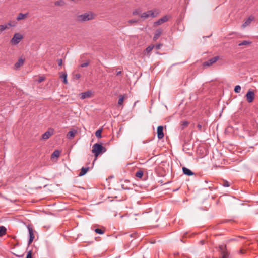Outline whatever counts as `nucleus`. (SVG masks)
<instances>
[{
    "label": "nucleus",
    "instance_id": "obj_1",
    "mask_svg": "<svg viewBox=\"0 0 258 258\" xmlns=\"http://www.w3.org/2000/svg\"><path fill=\"white\" fill-rule=\"evenodd\" d=\"M160 13V11L158 9H154L151 10H149L147 12L142 13L140 15L141 18L144 19H147L149 17L155 18Z\"/></svg>",
    "mask_w": 258,
    "mask_h": 258
},
{
    "label": "nucleus",
    "instance_id": "obj_2",
    "mask_svg": "<svg viewBox=\"0 0 258 258\" xmlns=\"http://www.w3.org/2000/svg\"><path fill=\"white\" fill-rule=\"evenodd\" d=\"M106 151L105 148L98 143L94 144L92 147V152L95 155V159L100 153H104Z\"/></svg>",
    "mask_w": 258,
    "mask_h": 258
},
{
    "label": "nucleus",
    "instance_id": "obj_3",
    "mask_svg": "<svg viewBox=\"0 0 258 258\" xmlns=\"http://www.w3.org/2000/svg\"><path fill=\"white\" fill-rule=\"evenodd\" d=\"M94 15L92 13L88 12L78 15L76 19L78 21L82 22L92 20L94 19Z\"/></svg>",
    "mask_w": 258,
    "mask_h": 258
},
{
    "label": "nucleus",
    "instance_id": "obj_4",
    "mask_svg": "<svg viewBox=\"0 0 258 258\" xmlns=\"http://www.w3.org/2000/svg\"><path fill=\"white\" fill-rule=\"evenodd\" d=\"M23 35L19 33H15L11 40H10V43L13 45H16L23 39Z\"/></svg>",
    "mask_w": 258,
    "mask_h": 258
},
{
    "label": "nucleus",
    "instance_id": "obj_5",
    "mask_svg": "<svg viewBox=\"0 0 258 258\" xmlns=\"http://www.w3.org/2000/svg\"><path fill=\"white\" fill-rule=\"evenodd\" d=\"M221 257L220 258H230L229 253L227 250L226 245H220L219 246Z\"/></svg>",
    "mask_w": 258,
    "mask_h": 258
},
{
    "label": "nucleus",
    "instance_id": "obj_6",
    "mask_svg": "<svg viewBox=\"0 0 258 258\" xmlns=\"http://www.w3.org/2000/svg\"><path fill=\"white\" fill-rule=\"evenodd\" d=\"M171 16L170 15H166L159 19L158 21L155 22L154 23V26H157L159 25H161L164 23L167 22L170 18Z\"/></svg>",
    "mask_w": 258,
    "mask_h": 258
},
{
    "label": "nucleus",
    "instance_id": "obj_7",
    "mask_svg": "<svg viewBox=\"0 0 258 258\" xmlns=\"http://www.w3.org/2000/svg\"><path fill=\"white\" fill-rule=\"evenodd\" d=\"M255 97V94L253 91L249 90L246 94V100L248 102H252Z\"/></svg>",
    "mask_w": 258,
    "mask_h": 258
},
{
    "label": "nucleus",
    "instance_id": "obj_8",
    "mask_svg": "<svg viewBox=\"0 0 258 258\" xmlns=\"http://www.w3.org/2000/svg\"><path fill=\"white\" fill-rule=\"evenodd\" d=\"M219 59V57L216 56L214 57L208 61H206L203 63L204 67H208L212 65L213 63H215Z\"/></svg>",
    "mask_w": 258,
    "mask_h": 258
},
{
    "label": "nucleus",
    "instance_id": "obj_9",
    "mask_svg": "<svg viewBox=\"0 0 258 258\" xmlns=\"http://www.w3.org/2000/svg\"><path fill=\"white\" fill-rule=\"evenodd\" d=\"M53 129H49L42 135V138L44 140L49 139L53 134Z\"/></svg>",
    "mask_w": 258,
    "mask_h": 258
},
{
    "label": "nucleus",
    "instance_id": "obj_10",
    "mask_svg": "<svg viewBox=\"0 0 258 258\" xmlns=\"http://www.w3.org/2000/svg\"><path fill=\"white\" fill-rule=\"evenodd\" d=\"M28 229L29 237H30V238H29V240L28 241V245H29L30 244H31V243L33 241L35 237H34V235L33 233V230L32 228L29 226V227H28Z\"/></svg>",
    "mask_w": 258,
    "mask_h": 258
},
{
    "label": "nucleus",
    "instance_id": "obj_11",
    "mask_svg": "<svg viewBox=\"0 0 258 258\" xmlns=\"http://www.w3.org/2000/svg\"><path fill=\"white\" fill-rule=\"evenodd\" d=\"M163 127L159 126L157 127V136L159 139H162L164 137Z\"/></svg>",
    "mask_w": 258,
    "mask_h": 258
},
{
    "label": "nucleus",
    "instance_id": "obj_12",
    "mask_svg": "<svg viewBox=\"0 0 258 258\" xmlns=\"http://www.w3.org/2000/svg\"><path fill=\"white\" fill-rule=\"evenodd\" d=\"M163 30L162 29L159 28L156 30L154 36L153 37V40L154 41H156L159 37L162 34Z\"/></svg>",
    "mask_w": 258,
    "mask_h": 258
},
{
    "label": "nucleus",
    "instance_id": "obj_13",
    "mask_svg": "<svg viewBox=\"0 0 258 258\" xmlns=\"http://www.w3.org/2000/svg\"><path fill=\"white\" fill-rule=\"evenodd\" d=\"M25 59L22 57L20 58L18 61L15 64V68L16 69H19L20 67L23 66L24 63Z\"/></svg>",
    "mask_w": 258,
    "mask_h": 258
},
{
    "label": "nucleus",
    "instance_id": "obj_14",
    "mask_svg": "<svg viewBox=\"0 0 258 258\" xmlns=\"http://www.w3.org/2000/svg\"><path fill=\"white\" fill-rule=\"evenodd\" d=\"M91 94H92L91 92L89 91L81 93L80 94V98L81 99H84L86 98H89L91 96Z\"/></svg>",
    "mask_w": 258,
    "mask_h": 258
},
{
    "label": "nucleus",
    "instance_id": "obj_15",
    "mask_svg": "<svg viewBox=\"0 0 258 258\" xmlns=\"http://www.w3.org/2000/svg\"><path fill=\"white\" fill-rule=\"evenodd\" d=\"M28 16V13H26V14L19 13L17 17V20L21 21L22 20H24L25 19H26L27 17Z\"/></svg>",
    "mask_w": 258,
    "mask_h": 258
},
{
    "label": "nucleus",
    "instance_id": "obj_16",
    "mask_svg": "<svg viewBox=\"0 0 258 258\" xmlns=\"http://www.w3.org/2000/svg\"><path fill=\"white\" fill-rule=\"evenodd\" d=\"M182 171L184 174L188 176H191L194 174V173L190 170L185 167L182 168Z\"/></svg>",
    "mask_w": 258,
    "mask_h": 258
},
{
    "label": "nucleus",
    "instance_id": "obj_17",
    "mask_svg": "<svg viewBox=\"0 0 258 258\" xmlns=\"http://www.w3.org/2000/svg\"><path fill=\"white\" fill-rule=\"evenodd\" d=\"M77 133V131L75 130H72V131H70L67 135V136L68 138H70V139H73L75 137V135L76 134V133Z\"/></svg>",
    "mask_w": 258,
    "mask_h": 258
},
{
    "label": "nucleus",
    "instance_id": "obj_18",
    "mask_svg": "<svg viewBox=\"0 0 258 258\" xmlns=\"http://www.w3.org/2000/svg\"><path fill=\"white\" fill-rule=\"evenodd\" d=\"M126 97V95H120L119 96V99L118 100V103H117V104L119 106H120V105H122V104H123V100Z\"/></svg>",
    "mask_w": 258,
    "mask_h": 258
},
{
    "label": "nucleus",
    "instance_id": "obj_19",
    "mask_svg": "<svg viewBox=\"0 0 258 258\" xmlns=\"http://www.w3.org/2000/svg\"><path fill=\"white\" fill-rule=\"evenodd\" d=\"M88 170H89V167H86V168L82 167L81 168L80 172L79 173V176H83L87 172Z\"/></svg>",
    "mask_w": 258,
    "mask_h": 258
},
{
    "label": "nucleus",
    "instance_id": "obj_20",
    "mask_svg": "<svg viewBox=\"0 0 258 258\" xmlns=\"http://www.w3.org/2000/svg\"><path fill=\"white\" fill-rule=\"evenodd\" d=\"M60 77L63 79V82L64 84H67L68 83V81L67 80V74L66 73H62L61 75L60 76Z\"/></svg>",
    "mask_w": 258,
    "mask_h": 258
},
{
    "label": "nucleus",
    "instance_id": "obj_21",
    "mask_svg": "<svg viewBox=\"0 0 258 258\" xmlns=\"http://www.w3.org/2000/svg\"><path fill=\"white\" fill-rule=\"evenodd\" d=\"M252 20V19L250 17L248 18L245 22L242 25V27H246L247 26L249 25L251 21Z\"/></svg>",
    "mask_w": 258,
    "mask_h": 258
},
{
    "label": "nucleus",
    "instance_id": "obj_22",
    "mask_svg": "<svg viewBox=\"0 0 258 258\" xmlns=\"http://www.w3.org/2000/svg\"><path fill=\"white\" fill-rule=\"evenodd\" d=\"M197 128L198 130L200 132H204L206 130V126L205 124L202 125L201 123H199L197 125Z\"/></svg>",
    "mask_w": 258,
    "mask_h": 258
},
{
    "label": "nucleus",
    "instance_id": "obj_23",
    "mask_svg": "<svg viewBox=\"0 0 258 258\" xmlns=\"http://www.w3.org/2000/svg\"><path fill=\"white\" fill-rule=\"evenodd\" d=\"M6 233V228L4 226H0V237L5 235Z\"/></svg>",
    "mask_w": 258,
    "mask_h": 258
},
{
    "label": "nucleus",
    "instance_id": "obj_24",
    "mask_svg": "<svg viewBox=\"0 0 258 258\" xmlns=\"http://www.w3.org/2000/svg\"><path fill=\"white\" fill-rule=\"evenodd\" d=\"M60 152L58 150H55L51 155V158H58L60 156Z\"/></svg>",
    "mask_w": 258,
    "mask_h": 258
},
{
    "label": "nucleus",
    "instance_id": "obj_25",
    "mask_svg": "<svg viewBox=\"0 0 258 258\" xmlns=\"http://www.w3.org/2000/svg\"><path fill=\"white\" fill-rule=\"evenodd\" d=\"M136 177L139 178H141L143 176V172L141 170H138L135 175Z\"/></svg>",
    "mask_w": 258,
    "mask_h": 258
},
{
    "label": "nucleus",
    "instance_id": "obj_26",
    "mask_svg": "<svg viewBox=\"0 0 258 258\" xmlns=\"http://www.w3.org/2000/svg\"><path fill=\"white\" fill-rule=\"evenodd\" d=\"M5 25L7 26L8 29L11 27H15L16 26V23L15 22L10 21L8 23L5 24Z\"/></svg>",
    "mask_w": 258,
    "mask_h": 258
},
{
    "label": "nucleus",
    "instance_id": "obj_27",
    "mask_svg": "<svg viewBox=\"0 0 258 258\" xmlns=\"http://www.w3.org/2000/svg\"><path fill=\"white\" fill-rule=\"evenodd\" d=\"M141 10L140 8H138V9H136L134 10L133 11L132 14H133V15L136 16V15L141 14Z\"/></svg>",
    "mask_w": 258,
    "mask_h": 258
},
{
    "label": "nucleus",
    "instance_id": "obj_28",
    "mask_svg": "<svg viewBox=\"0 0 258 258\" xmlns=\"http://www.w3.org/2000/svg\"><path fill=\"white\" fill-rule=\"evenodd\" d=\"M8 29L7 26L5 25H0V34L5 30Z\"/></svg>",
    "mask_w": 258,
    "mask_h": 258
},
{
    "label": "nucleus",
    "instance_id": "obj_29",
    "mask_svg": "<svg viewBox=\"0 0 258 258\" xmlns=\"http://www.w3.org/2000/svg\"><path fill=\"white\" fill-rule=\"evenodd\" d=\"M251 43V42L250 41L244 40V41L241 42V43H239L238 45L239 46L247 45L250 44Z\"/></svg>",
    "mask_w": 258,
    "mask_h": 258
},
{
    "label": "nucleus",
    "instance_id": "obj_30",
    "mask_svg": "<svg viewBox=\"0 0 258 258\" xmlns=\"http://www.w3.org/2000/svg\"><path fill=\"white\" fill-rule=\"evenodd\" d=\"M101 132H102L101 129L97 130L95 132V136L97 138H101Z\"/></svg>",
    "mask_w": 258,
    "mask_h": 258
},
{
    "label": "nucleus",
    "instance_id": "obj_31",
    "mask_svg": "<svg viewBox=\"0 0 258 258\" xmlns=\"http://www.w3.org/2000/svg\"><path fill=\"white\" fill-rule=\"evenodd\" d=\"M94 231L96 233L99 234H103L104 233V230L101 229L96 228Z\"/></svg>",
    "mask_w": 258,
    "mask_h": 258
},
{
    "label": "nucleus",
    "instance_id": "obj_32",
    "mask_svg": "<svg viewBox=\"0 0 258 258\" xmlns=\"http://www.w3.org/2000/svg\"><path fill=\"white\" fill-rule=\"evenodd\" d=\"M154 47V46L153 45H150L146 49V51L148 53L151 52L153 48Z\"/></svg>",
    "mask_w": 258,
    "mask_h": 258
},
{
    "label": "nucleus",
    "instance_id": "obj_33",
    "mask_svg": "<svg viewBox=\"0 0 258 258\" xmlns=\"http://www.w3.org/2000/svg\"><path fill=\"white\" fill-rule=\"evenodd\" d=\"M241 87L239 85H236L234 88V91L236 93H239L241 91Z\"/></svg>",
    "mask_w": 258,
    "mask_h": 258
},
{
    "label": "nucleus",
    "instance_id": "obj_34",
    "mask_svg": "<svg viewBox=\"0 0 258 258\" xmlns=\"http://www.w3.org/2000/svg\"><path fill=\"white\" fill-rule=\"evenodd\" d=\"M56 6H62L64 4V2L62 1H56L54 3Z\"/></svg>",
    "mask_w": 258,
    "mask_h": 258
},
{
    "label": "nucleus",
    "instance_id": "obj_35",
    "mask_svg": "<svg viewBox=\"0 0 258 258\" xmlns=\"http://www.w3.org/2000/svg\"><path fill=\"white\" fill-rule=\"evenodd\" d=\"M222 185L224 187H229L230 186V184L227 181H223Z\"/></svg>",
    "mask_w": 258,
    "mask_h": 258
},
{
    "label": "nucleus",
    "instance_id": "obj_36",
    "mask_svg": "<svg viewBox=\"0 0 258 258\" xmlns=\"http://www.w3.org/2000/svg\"><path fill=\"white\" fill-rule=\"evenodd\" d=\"M32 251L31 250L29 251L28 252L26 258H32Z\"/></svg>",
    "mask_w": 258,
    "mask_h": 258
},
{
    "label": "nucleus",
    "instance_id": "obj_37",
    "mask_svg": "<svg viewBox=\"0 0 258 258\" xmlns=\"http://www.w3.org/2000/svg\"><path fill=\"white\" fill-rule=\"evenodd\" d=\"M89 65V62H86L83 63H82L80 65V67L82 68L87 67Z\"/></svg>",
    "mask_w": 258,
    "mask_h": 258
},
{
    "label": "nucleus",
    "instance_id": "obj_38",
    "mask_svg": "<svg viewBox=\"0 0 258 258\" xmlns=\"http://www.w3.org/2000/svg\"><path fill=\"white\" fill-rule=\"evenodd\" d=\"M137 21L136 20H130L128 21V23L130 24H132L133 23H137Z\"/></svg>",
    "mask_w": 258,
    "mask_h": 258
},
{
    "label": "nucleus",
    "instance_id": "obj_39",
    "mask_svg": "<svg viewBox=\"0 0 258 258\" xmlns=\"http://www.w3.org/2000/svg\"><path fill=\"white\" fill-rule=\"evenodd\" d=\"M45 79V78L44 77H40L38 79V82L40 83L44 81Z\"/></svg>",
    "mask_w": 258,
    "mask_h": 258
},
{
    "label": "nucleus",
    "instance_id": "obj_40",
    "mask_svg": "<svg viewBox=\"0 0 258 258\" xmlns=\"http://www.w3.org/2000/svg\"><path fill=\"white\" fill-rule=\"evenodd\" d=\"M62 59H58V64L59 66H61L62 65Z\"/></svg>",
    "mask_w": 258,
    "mask_h": 258
},
{
    "label": "nucleus",
    "instance_id": "obj_41",
    "mask_svg": "<svg viewBox=\"0 0 258 258\" xmlns=\"http://www.w3.org/2000/svg\"><path fill=\"white\" fill-rule=\"evenodd\" d=\"M162 45L159 44H157L155 46V48L156 49H159L160 48V47Z\"/></svg>",
    "mask_w": 258,
    "mask_h": 258
},
{
    "label": "nucleus",
    "instance_id": "obj_42",
    "mask_svg": "<svg viewBox=\"0 0 258 258\" xmlns=\"http://www.w3.org/2000/svg\"><path fill=\"white\" fill-rule=\"evenodd\" d=\"M81 77V75L80 74H77L75 75V78L77 79H79Z\"/></svg>",
    "mask_w": 258,
    "mask_h": 258
},
{
    "label": "nucleus",
    "instance_id": "obj_43",
    "mask_svg": "<svg viewBox=\"0 0 258 258\" xmlns=\"http://www.w3.org/2000/svg\"><path fill=\"white\" fill-rule=\"evenodd\" d=\"M15 254L17 257H22V256L24 255V254H16V253H15Z\"/></svg>",
    "mask_w": 258,
    "mask_h": 258
},
{
    "label": "nucleus",
    "instance_id": "obj_44",
    "mask_svg": "<svg viewBox=\"0 0 258 258\" xmlns=\"http://www.w3.org/2000/svg\"><path fill=\"white\" fill-rule=\"evenodd\" d=\"M121 73V71H118L116 73V75L118 76Z\"/></svg>",
    "mask_w": 258,
    "mask_h": 258
},
{
    "label": "nucleus",
    "instance_id": "obj_45",
    "mask_svg": "<svg viewBox=\"0 0 258 258\" xmlns=\"http://www.w3.org/2000/svg\"><path fill=\"white\" fill-rule=\"evenodd\" d=\"M187 124H188V122H183V125L184 126H186V125H187Z\"/></svg>",
    "mask_w": 258,
    "mask_h": 258
},
{
    "label": "nucleus",
    "instance_id": "obj_46",
    "mask_svg": "<svg viewBox=\"0 0 258 258\" xmlns=\"http://www.w3.org/2000/svg\"><path fill=\"white\" fill-rule=\"evenodd\" d=\"M240 253H242V251L241 250L240 251Z\"/></svg>",
    "mask_w": 258,
    "mask_h": 258
}]
</instances>
